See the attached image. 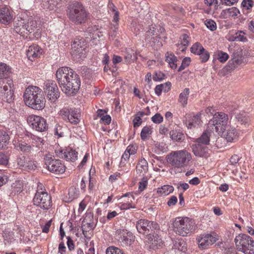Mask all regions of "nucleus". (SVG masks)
Returning a JSON list of instances; mask_svg holds the SVG:
<instances>
[{"label":"nucleus","instance_id":"obj_32","mask_svg":"<svg viewBox=\"0 0 254 254\" xmlns=\"http://www.w3.org/2000/svg\"><path fill=\"white\" fill-rule=\"evenodd\" d=\"M37 26L36 21L34 20L32 18H30L27 23H25V32L27 31L29 33H31L37 28Z\"/></svg>","mask_w":254,"mask_h":254},{"label":"nucleus","instance_id":"obj_64","mask_svg":"<svg viewBox=\"0 0 254 254\" xmlns=\"http://www.w3.org/2000/svg\"><path fill=\"white\" fill-rule=\"evenodd\" d=\"M147 185V181L143 179L141 182L139 183L138 190L140 191H143Z\"/></svg>","mask_w":254,"mask_h":254},{"label":"nucleus","instance_id":"obj_17","mask_svg":"<svg viewBox=\"0 0 254 254\" xmlns=\"http://www.w3.org/2000/svg\"><path fill=\"white\" fill-rule=\"evenodd\" d=\"M12 11L7 7L0 8V22L4 24H8L13 20Z\"/></svg>","mask_w":254,"mask_h":254},{"label":"nucleus","instance_id":"obj_15","mask_svg":"<svg viewBox=\"0 0 254 254\" xmlns=\"http://www.w3.org/2000/svg\"><path fill=\"white\" fill-rule=\"evenodd\" d=\"M61 115L64 119H67L71 124L77 125L80 122V114L77 109H64L61 111Z\"/></svg>","mask_w":254,"mask_h":254},{"label":"nucleus","instance_id":"obj_56","mask_svg":"<svg viewBox=\"0 0 254 254\" xmlns=\"http://www.w3.org/2000/svg\"><path fill=\"white\" fill-rule=\"evenodd\" d=\"M182 38L183 39L181 41V44L184 47L183 49H182V51H184L185 49L186 48V47L188 46L189 44V41L188 40L189 36L187 34H184L182 35Z\"/></svg>","mask_w":254,"mask_h":254},{"label":"nucleus","instance_id":"obj_47","mask_svg":"<svg viewBox=\"0 0 254 254\" xmlns=\"http://www.w3.org/2000/svg\"><path fill=\"white\" fill-rule=\"evenodd\" d=\"M229 58V55L221 51H218L217 59L221 63H225Z\"/></svg>","mask_w":254,"mask_h":254},{"label":"nucleus","instance_id":"obj_6","mask_svg":"<svg viewBox=\"0 0 254 254\" xmlns=\"http://www.w3.org/2000/svg\"><path fill=\"white\" fill-rule=\"evenodd\" d=\"M228 120L227 114L223 112L215 113L208 123V130L215 131L218 134H223L228 127Z\"/></svg>","mask_w":254,"mask_h":254},{"label":"nucleus","instance_id":"obj_49","mask_svg":"<svg viewBox=\"0 0 254 254\" xmlns=\"http://www.w3.org/2000/svg\"><path fill=\"white\" fill-rule=\"evenodd\" d=\"M190 62L191 60L190 58H185L182 61L181 65L179 67L178 71H181L188 67L190 65Z\"/></svg>","mask_w":254,"mask_h":254},{"label":"nucleus","instance_id":"obj_53","mask_svg":"<svg viewBox=\"0 0 254 254\" xmlns=\"http://www.w3.org/2000/svg\"><path fill=\"white\" fill-rule=\"evenodd\" d=\"M151 121L155 124H160L163 122V117L161 114L156 113L151 118Z\"/></svg>","mask_w":254,"mask_h":254},{"label":"nucleus","instance_id":"obj_1","mask_svg":"<svg viewBox=\"0 0 254 254\" xmlns=\"http://www.w3.org/2000/svg\"><path fill=\"white\" fill-rule=\"evenodd\" d=\"M56 77L62 91L67 95H74L79 90L80 79L72 69L66 66L58 68Z\"/></svg>","mask_w":254,"mask_h":254},{"label":"nucleus","instance_id":"obj_10","mask_svg":"<svg viewBox=\"0 0 254 254\" xmlns=\"http://www.w3.org/2000/svg\"><path fill=\"white\" fill-rule=\"evenodd\" d=\"M219 240V236L214 232L205 233L198 236L196 240L199 248L205 249Z\"/></svg>","mask_w":254,"mask_h":254},{"label":"nucleus","instance_id":"obj_57","mask_svg":"<svg viewBox=\"0 0 254 254\" xmlns=\"http://www.w3.org/2000/svg\"><path fill=\"white\" fill-rule=\"evenodd\" d=\"M8 162V157L3 153L0 152V165H6Z\"/></svg>","mask_w":254,"mask_h":254},{"label":"nucleus","instance_id":"obj_48","mask_svg":"<svg viewBox=\"0 0 254 254\" xmlns=\"http://www.w3.org/2000/svg\"><path fill=\"white\" fill-rule=\"evenodd\" d=\"M227 12L228 13L229 17H235L240 13L239 10L235 7H232L227 9Z\"/></svg>","mask_w":254,"mask_h":254},{"label":"nucleus","instance_id":"obj_5","mask_svg":"<svg viewBox=\"0 0 254 254\" xmlns=\"http://www.w3.org/2000/svg\"><path fill=\"white\" fill-rule=\"evenodd\" d=\"M194 221L188 217H177L173 222L174 231L183 237L191 233L194 229Z\"/></svg>","mask_w":254,"mask_h":254},{"label":"nucleus","instance_id":"obj_44","mask_svg":"<svg viewBox=\"0 0 254 254\" xmlns=\"http://www.w3.org/2000/svg\"><path fill=\"white\" fill-rule=\"evenodd\" d=\"M106 254H124L122 250L117 247L111 246L108 247L106 251Z\"/></svg>","mask_w":254,"mask_h":254},{"label":"nucleus","instance_id":"obj_11","mask_svg":"<svg viewBox=\"0 0 254 254\" xmlns=\"http://www.w3.org/2000/svg\"><path fill=\"white\" fill-rule=\"evenodd\" d=\"M27 122L33 129L39 132L47 130L48 125L46 120L40 116L31 115L27 117Z\"/></svg>","mask_w":254,"mask_h":254},{"label":"nucleus","instance_id":"obj_23","mask_svg":"<svg viewBox=\"0 0 254 254\" xmlns=\"http://www.w3.org/2000/svg\"><path fill=\"white\" fill-rule=\"evenodd\" d=\"M192 151L195 156L199 157H206L208 154V148L200 144L193 145Z\"/></svg>","mask_w":254,"mask_h":254},{"label":"nucleus","instance_id":"obj_30","mask_svg":"<svg viewBox=\"0 0 254 254\" xmlns=\"http://www.w3.org/2000/svg\"><path fill=\"white\" fill-rule=\"evenodd\" d=\"M131 233L127 232V230L121 231L119 241L126 245H130L131 243Z\"/></svg>","mask_w":254,"mask_h":254},{"label":"nucleus","instance_id":"obj_7","mask_svg":"<svg viewBox=\"0 0 254 254\" xmlns=\"http://www.w3.org/2000/svg\"><path fill=\"white\" fill-rule=\"evenodd\" d=\"M34 205L43 209H48L51 206V197L41 183L37 184L36 192L33 199Z\"/></svg>","mask_w":254,"mask_h":254},{"label":"nucleus","instance_id":"obj_13","mask_svg":"<svg viewBox=\"0 0 254 254\" xmlns=\"http://www.w3.org/2000/svg\"><path fill=\"white\" fill-rule=\"evenodd\" d=\"M136 228L139 233L148 234L157 228V224L147 219H141L137 221Z\"/></svg>","mask_w":254,"mask_h":254},{"label":"nucleus","instance_id":"obj_46","mask_svg":"<svg viewBox=\"0 0 254 254\" xmlns=\"http://www.w3.org/2000/svg\"><path fill=\"white\" fill-rule=\"evenodd\" d=\"M204 23L207 28L211 31H213L216 29V23L214 20L212 19H206Z\"/></svg>","mask_w":254,"mask_h":254},{"label":"nucleus","instance_id":"obj_37","mask_svg":"<svg viewBox=\"0 0 254 254\" xmlns=\"http://www.w3.org/2000/svg\"><path fill=\"white\" fill-rule=\"evenodd\" d=\"M166 62L169 64L170 66L172 69H176L177 67V59L175 55L169 54L166 56Z\"/></svg>","mask_w":254,"mask_h":254},{"label":"nucleus","instance_id":"obj_51","mask_svg":"<svg viewBox=\"0 0 254 254\" xmlns=\"http://www.w3.org/2000/svg\"><path fill=\"white\" fill-rule=\"evenodd\" d=\"M198 55L200 56V59L202 63H205L207 62L210 57L209 52L204 49L203 52H201V53Z\"/></svg>","mask_w":254,"mask_h":254},{"label":"nucleus","instance_id":"obj_2","mask_svg":"<svg viewBox=\"0 0 254 254\" xmlns=\"http://www.w3.org/2000/svg\"><path fill=\"white\" fill-rule=\"evenodd\" d=\"M25 104L37 110H42L45 106V99L41 88L36 86H30L26 88L23 95Z\"/></svg>","mask_w":254,"mask_h":254},{"label":"nucleus","instance_id":"obj_21","mask_svg":"<svg viewBox=\"0 0 254 254\" xmlns=\"http://www.w3.org/2000/svg\"><path fill=\"white\" fill-rule=\"evenodd\" d=\"M223 136L224 138L228 142H233L237 140L238 138V132L236 129L232 127H228L223 134H219Z\"/></svg>","mask_w":254,"mask_h":254},{"label":"nucleus","instance_id":"obj_43","mask_svg":"<svg viewBox=\"0 0 254 254\" xmlns=\"http://www.w3.org/2000/svg\"><path fill=\"white\" fill-rule=\"evenodd\" d=\"M37 167V163L35 161L30 160L29 158L27 159L24 169L34 170L36 169Z\"/></svg>","mask_w":254,"mask_h":254},{"label":"nucleus","instance_id":"obj_40","mask_svg":"<svg viewBox=\"0 0 254 254\" xmlns=\"http://www.w3.org/2000/svg\"><path fill=\"white\" fill-rule=\"evenodd\" d=\"M245 33L242 31H239L236 32L233 37V41L239 42H246L247 39L245 36Z\"/></svg>","mask_w":254,"mask_h":254},{"label":"nucleus","instance_id":"obj_26","mask_svg":"<svg viewBox=\"0 0 254 254\" xmlns=\"http://www.w3.org/2000/svg\"><path fill=\"white\" fill-rule=\"evenodd\" d=\"M10 137L4 130H0V150L6 148L9 142Z\"/></svg>","mask_w":254,"mask_h":254},{"label":"nucleus","instance_id":"obj_42","mask_svg":"<svg viewBox=\"0 0 254 254\" xmlns=\"http://www.w3.org/2000/svg\"><path fill=\"white\" fill-rule=\"evenodd\" d=\"M79 195V191L78 189L74 187H71L68 190V195L69 197L70 201L77 198Z\"/></svg>","mask_w":254,"mask_h":254},{"label":"nucleus","instance_id":"obj_4","mask_svg":"<svg viewBox=\"0 0 254 254\" xmlns=\"http://www.w3.org/2000/svg\"><path fill=\"white\" fill-rule=\"evenodd\" d=\"M192 157L186 150L173 151L166 156L167 162L174 168L180 169L187 166Z\"/></svg>","mask_w":254,"mask_h":254},{"label":"nucleus","instance_id":"obj_28","mask_svg":"<svg viewBox=\"0 0 254 254\" xmlns=\"http://www.w3.org/2000/svg\"><path fill=\"white\" fill-rule=\"evenodd\" d=\"M148 168L147 161L144 158H141L136 166L137 173L144 175L147 171Z\"/></svg>","mask_w":254,"mask_h":254},{"label":"nucleus","instance_id":"obj_24","mask_svg":"<svg viewBox=\"0 0 254 254\" xmlns=\"http://www.w3.org/2000/svg\"><path fill=\"white\" fill-rule=\"evenodd\" d=\"M17 149L25 153H32L34 151V146L23 141H18L14 144Z\"/></svg>","mask_w":254,"mask_h":254},{"label":"nucleus","instance_id":"obj_20","mask_svg":"<svg viewBox=\"0 0 254 254\" xmlns=\"http://www.w3.org/2000/svg\"><path fill=\"white\" fill-rule=\"evenodd\" d=\"M160 39L158 31L156 30V28L153 26L150 27L146 33V41L155 44L159 43Z\"/></svg>","mask_w":254,"mask_h":254},{"label":"nucleus","instance_id":"obj_3","mask_svg":"<svg viewBox=\"0 0 254 254\" xmlns=\"http://www.w3.org/2000/svg\"><path fill=\"white\" fill-rule=\"evenodd\" d=\"M88 14L85 7L80 2L74 1L67 7V17L71 22L75 24H81L85 23Z\"/></svg>","mask_w":254,"mask_h":254},{"label":"nucleus","instance_id":"obj_34","mask_svg":"<svg viewBox=\"0 0 254 254\" xmlns=\"http://www.w3.org/2000/svg\"><path fill=\"white\" fill-rule=\"evenodd\" d=\"M189 93V89L186 88L180 94L178 101L183 106H185L188 103V99Z\"/></svg>","mask_w":254,"mask_h":254},{"label":"nucleus","instance_id":"obj_35","mask_svg":"<svg viewBox=\"0 0 254 254\" xmlns=\"http://www.w3.org/2000/svg\"><path fill=\"white\" fill-rule=\"evenodd\" d=\"M171 86V83L167 82L165 84H161L160 85H158L156 86L155 88V93L159 96L162 91L167 92L168 90L170 89Z\"/></svg>","mask_w":254,"mask_h":254},{"label":"nucleus","instance_id":"obj_50","mask_svg":"<svg viewBox=\"0 0 254 254\" xmlns=\"http://www.w3.org/2000/svg\"><path fill=\"white\" fill-rule=\"evenodd\" d=\"M236 118L238 122H240L242 124L246 125L248 124L249 119L243 114H237L236 116Z\"/></svg>","mask_w":254,"mask_h":254},{"label":"nucleus","instance_id":"obj_27","mask_svg":"<svg viewBox=\"0 0 254 254\" xmlns=\"http://www.w3.org/2000/svg\"><path fill=\"white\" fill-rule=\"evenodd\" d=\"M123 197H128V199L126 202H123L120 205V208L123 210H127L131 208H134V206H132L131 202L134 200V197L130 193H127L125 195H123Z\"/></svg>","mask_w":254,"mask_h":254},{"label":"nucleus","instance_id":"obj_12","mask_svg":"<svg viewBox=\"0 0 254 254\" xmlns=\"http://www.w3.org/2000/svg\"><path fill=\"white\" fill-rule=\"evenodd\" d=\"M44 90L48 99L51 102H55L60 97L58 87L53 81H47L44 83Z\"/></svg>","mask_w":254,"mask_h":254},{"label":"nucleus","instance_id":"obj_22","mask_svg":"<svg viewBox=\"0 0 254 254\" xmlns=\"http://www.w3.org/2000/svg\"><path fill=\"white\" fill-rule=\"evenodd\" d=\"M201 123L200 115H189L186 120V124L188 128H192L199 125Z\"/></svg>","mask_w":254,"mask_h":254},{"label":"nucleus","instance_id":"obj_54","mask_svg":"<svg viewBox=\"0 0 254 254\" xmlns=\"http://www.w3.org/2000/svg\"><path fill=\"white\" fill-rule=\"evenodd\" d=\"M32 139L34 141V142L36 143V146L38 147H40L44 143V140L42 138L39 136L33 135V136H32Z\"/></svg>","mask_w":254,"mask_h":254},{"label":"nucleus","instance_id":"obj_61","mask_svg":"<svg viewBox=\"0 0 254 254\" xmlns=\"http://www.w3.org/2000/svg\"><path fill=\"white\" fill-rule=\"evenodd\" d=\"M66 247L63 242L59 244L58 247V254H66ZM67 254H69L68 253Z\"/></svg>","mask_w":254,"mask_h":254},{"label":"nucleus","instance_id":"obj_31","mask_svg":"<svg viewBox=\"0 0 254 254\" xmlns=\"http://www.w3.org/2000/svg\"><path fill=\"white\" fill-rule=\"evenodd\" d=\"M174 187L171 185H164L161 188H158L157 193L160 195H167L174 191Z\"/></svg>","mask_w":254,"mask_h":254},{"label":"nucleus","instance_id":"obj_25","mask_svg":"<svg viewBox=\"0 0 254 254\" xmlns=\"http://www.w3.org/2000/svg\"><path fill=\"white\" fill-rule=\"evenodd\" d=\"M213 131L211 130H208V127H207L206 130L204 131L202 134L196 140V142L198 144H208L210 141V137L211 136V134Z\"/></svg>","mask_w":254,"mask_h":254},{"label":"nucleus","instance_id":"obj_63","mask_svg":"<svg viewBox=\"0 0 254 254\" xmlns=\"http://www.w3.org/2000/svg\"><path fill=\"white\" fill-rule=\"evenodd\" d=\"M176 247L178 250L180 251L185 252L187 250V246L185 242L183 241L179 242L178 244H176Z\"/></svg>","mask_w":254,"mask_h":254},{"label":"nucleus","instance_id":"obj_39","mask_svg":"<svg viewBox=\"0 0 254 254\" xmlns=\"http://www.w3.org/2000/svg\"><path fill=\"white\" fill-rule=\"evenodd\" d=\"M203 50L204 48L200 44L198 43V42L194 43L190 48L191 52L197 55L200 54L201 52H203Z\"/></svg>","mask_w":254,"mask_h":254},{"label":"nucleus","instance_id":"obj_18","mask_svg":"<svg viewBox=\"0 0 254 254\" xmlns=\"http://www.w3.org/2000/svg\"><path fill=\"white\" fill-rule=\"evenodd\" d=\"M146 243L149 245L150 249H157L162 243V240L158 234L149 233L146 237Z\"/></svg>","mask_w":254,"mask_h":254},{"label":"nucleus","instance_id":"obj_14","mask_svg":"<svg viewBox=\"0 0 254 254\" xmlns=\"http://www.w3.org/2000/svg\"><path fill=\"white\" fill-rule=\"evenodd\" d=\"M71 47V53L74 59L79 60L85 57L86 46L83 40H74Z\"/></svg>","mask_w":254,"mask_h":254},{"label":"nucleus","instance_id":"obj_16","mask_svg":"<svg viewBox=\"0 0 254 254\" xmlns=\"http://www.w3.org/2000/svg\"><path fill=\"white\" fill-rule=\"evenodd\" d=\"M56 153L60 158L68 161L74 162L77 159L78 153L74 150H58L56 151Z\"/></svg>","mask_w":254,"mask_h":254},{"label":"nucleus","instance_id":"obj_58","mask_svg":"<svg viewBox=\"0 0 254 254\" xmlns=\"http://www.w3.org/2000/svg\"><path fill=\"white\" fill-rule=\"evenodd\" d=\"M253 5V1L252 0H243L242 2V5L246 9L252 8Z\"/></svg>","mask_w":254,"mask_h":254},{"label":"nucleus","instance_id":"obj_45","mask_svg":"<svg viewBox=\"0 0 254 254\" xmlns=\"http://www.w3.org/2000/svg\"><path fill=\"white\" fill-rule=\"evenodd\" d=\"M135 59V55L132 51H131V52H127L125 55V60L127 64H131Z\"/></svg>","mask_w":254,"mask_h":254},{"label":"nucleus","instance_id":"obj_41","mask_svg":"<svg viewBox=\"0 0 254 254\" xmlns=\"http://www.w3.org/2000/svg\"><path fill=\"white\" fill-rule=\"evenodd\" d=\"M3 238L5 244H10L15 240L14 238V233L12 232H8L5 231L4 233Z\"/></svg>","mask_w":254,"mask_h":254},{"label":"nucleus","instance_id":"obj_8","mask_svg":"<svg viewBox=\"0 0 254 254\" xmlns=\"http://www.w3.org/2000/svg\"><path fill=\"white\" fill-rule=\"evenodd\" d=\"M235 242L237 249L245 254H254V241L249 236L241 234L237 236Z\"/></svg>","mask_w":254,"mask_h":254},{"label":"nucleus","instance_id":"obj_19","mask_svg":"<svg viewBox=\"0 0 254 254\" xmlns=\"http://www.w3.org/2000/svg\"><path fill=\"white\" fill-rule=\"evenodd\" d=\"M42 54V49L37 45L33 44L29 47L26 51V55L28 59L31 61H34L39 57Z\"/></svg>","mask_w":254,"mask_h":254},{"label":"nucleus","instance_id":"obj_33","mask_svg":"<svg viewBox=\"0 0 254 254\" xmlns=\"http://www.w3.org/2000/svg\"><path fill=\"white\" fill-rule=\"evenodd\" d=\"M171 139L176 141H181L184 139V134L179 130H172L170 132Z\"/></svg>","mask_w":254,"mask_h":254},{"label":"nucleus","instance_id":"obj_59","mask_svg":"<svg viewBox=\"0 0 254 254\" xmlns=\"http://www.w3.org/2000/svg\"><path fill=\"white\" fill-rule=\"evenodd\" d=\"M136 146L131 144L129 145L126 150L127 152H128L130 155L135 154L136 153Z\"/></svg>","mask_w":254,"mask_h":254},{"label":"nucleus","instance_id":"obj_55","mask_svg":"<svg viewBox=\"0 0 254 254\" xmlns=\"http://www.w3.org/2000/svg\"><path fill=\"white\" fill-rule=\"evenodd\" d=\"M128 171V169H126L122 174L120 172H116L110 176L109 180L111 182H113L118 178H120L121 176L123 175L125 172H127Z\"/></svg>","mask_w":254,"mask_h":254},{"label":"nucleus","instance_id":"obj_9","mask_svg":"<svg viewBox=\"0 0 254 254\" xmlns=\"http://www.w3.org/2000/svg\"><path fill=\"white\" fill-rule=\"evenodd\" d=\"M45 165L48 170L56 174H63L65 172V167L62 161L53 158L50 155L44 158Z\"/></svg>","mask_w":254,"mask_h":254},{"label":"nucleus","instance_id":"obj_36","mask_svg":"<svg viewBox=\"0 0 254 254\" xmlns=\"http://www.w3.org/2000/svg\"><path fill=\"white\" fill-rule=\"evenodd\" d=\"M152 132V128L150 126L144 127L140 132V137L141 139L145 140L148 139Z\"/></svg>","mask_w":254,"mask_h":254},{"label":"nucleus","instance_id":"obj_52","mask_svg":"<svg viewBox=\"0 0 254 254\" xmlns=\"http://www.w3.org/2000/svg\"><path fill=\"white\" fill-rule=\"evenodd\" d=\"M27 159L25 156H21L17 158V163L18 166L21 168L22 169H24L25 168Z\"/></svg>","mask_w":254,"mask_h":254},{"label":"nucleus","instance_id":"obj_38","mask_svg":"<svg viewBox=\"0 0 254 254\" xmlns=\"http://www.w3.org/2000/svg\"><path fill=\"white\" fill-rule=\"evenodd\" d=\"M93 225L92 223L86 222L85 221H83L81 228L83 234L85 237H86L87 232L93 229Z\"/></svg>","mask_w":254,"mask_h":254},{"label":"nucleus","instance_id":"obj_29","mask_svg":"<svg viewBox=\"0 0 254 254\" xmlns=\"http://www.w3.org/2000/svg\"><path fill=\"white\" fill-rule=\"evenodd\" d=\"M25 20L22 18L17 19V20L15 21L14 22V30L17 33L22 34L25 33Z\"/></svg>","mask_w":254,"mask_h":254},{"label":"nucleus","instance_id":"obj_62","mask_svg":"<svg viewBox=\"0 0 254 254\" xmlns=\"http://www.w3.org/2000/svg\"><path fill=\"white\" fill-rule=\"evenodd\" d=\"M142 123V119L139 116L135 115V116L133 120V127H139Z\"/></svg>","mask_w":254,"mask_h":254},{"label":"nucleus","instance_id":"obj_60","mask_svg":"<svg viewBox=\"0 0 254 254\" xmlns=\"http://www.w3.org/2000/svg\"><path fill=\"white\" fill-rule=\"evenodd\" d=\"M164 74L159 71L156 72L155 75L153 76V79L155 81H161L164 78Z\"/></svg>","mask_w":254,"mask_h":254}]
</instances>
